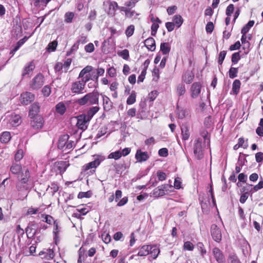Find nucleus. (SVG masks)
Listing matches in <instances>:
<instances>
[{
    "label": "nucleus",
    "instance_id": "obj_48",
    "mask_svg": "<svg viewBox=\"0 0 263 263\" xmlns=\"http://www.w3.org/2000/svg\"><path fill=\"white\" fill-rule=\"evenodd\" d=\"M240 59V55L239 52H235L232 55V62L233 64H235L238 63Z\"/></svg>",
    "mask_w": 263,
    "mask_h": 263
},
{
    "label": "nucleus",
    "instance_id": "obj_49",
    "mask_svg": "<svg viewBox=\"0 0 263 263\" xmlns=\"http://www.w3.org/2000/svg\"><path fill=\"white\" fill-rule=\"evenodd\" d=\"M134 30L135 27L134 25H131L129 26H128L125 30V34L126 36L127 37L131 36L133 34Z\"/></svg>",
    "mask_w": 263,
    "mask_h": 263
},
{
    "label": "nucleus",
    "instance_id": "obj_29",
    "mask_svg": "<svg viewBox=\"0 0 263 263\" xmlns=\"http://www.w3.org/2000/svg\"><path fill=\"white\" fill-rule=\"evenodd\" d=\"M40 111V106L39 103H34L30 107L29 109V116L31 117H35Z\"/></svg>",
    "mask_w": 263,
    "mask_h": 263
},
{
    "label": "nucleus",
    "instance_id": "obj_7",
    "mask_svg": "<svg viewBox=\"0 0 263 263\" xmlns=\"http://www.w3.org/2000/svg\"><path fill=\"white\" fill-rule=\"evenodd\" d=\"M211 234L213 239L215 241L220 242L222 238L221 230L215 224H212L211 227Z\"/></svg>",
    "mask_w": 263,
    "mask_h": 263
},
{
    "label": "nucleus",
    "instance_id": "obj_41",
    "mask_svg": "<svg viewBox=\"0 0 263 263\" xmlns=\"http://www.w3.org/2000/svg\"><path fill=\"white\" fill-rule=\"evenodd\" d=\"M122 157V153L120 151H117L111 153L108 156V159H114L118 160Z\"/></svg>",
    "mask_w": 263,
    "mask_h": 263
},
{
    "label": "nucleus",
    "instance_id": "obj_31",
    "mask_svg": "<svg viewBox=\"0 0 263 263\" xmlns=\"http://www.w3.org/2000/svg\"><path fill=\"white\" fill-rule=\"evenodd\" d=\"M66 109V106L63 102H59L55 106L56 111L61 115L65 113Z\"/></svg>",
    "mask_w": 263,
    "mask_h": 263
},
{
    "label": "nucleus",
    "instance_id": "obj_32",
    "mask_svg": "<svg viewBox=\"0 0 263 263\" xmlns=\"http://www.w3.org/2000/svg\"><path fill=\"white\" fill-rule=\"evenodd\" d=\"M11 139L10 133L9 132H4L1 136L0 140L2 143H8Z\"/></svg>",
    "mask_w": 263,
    "mask_h": 263
},
{
    "label": "nucleus",
    "instance_id": "obj_6",
    "mask_svg": "<svg viewBox=\"0 0 263 263\" xmlns=\"http://www.w3.org/2000/svg\"><path fill=\"white\" fill-rule=\"evenodd\" d=\"M8 126L9 127H16L21 123V117L19 115L12 113L7 118Z\"/></svg>",
    "mask_w": 263,
    "mask_h": 263
},
{
    "label": "nucleus",
    "instance_id": "obj_9",
    "mask_svg": "<svg viewBox=\"0 0 263 263\" xmlns=\"http://www.w3.org/2000/svg\"><path fill=\"white\" fill-rule=\"evenodd\" d=\"M77 127L83 130L87 129L88 123L90 121H87V118L84 116V114H82L78 116L77 117Z\"/></svg>",
    "mask_w": 263,
    "mask_h": 263
},
{
    "label": "nucleus",
    "instance_id": "obj_58",
    "mask_svg": "<svg viewBox=\"0 0 263 263\" xmlns=\"http://www.w3.org/2000/svg\"><path fill=\"white\" fill-rule=\"evenodd\" d=\"M57 45L58 43L55 41L49 43V44L48 45V50L51 51H54L56 49Z\"/></svg>",
    "mask_w": 263,
    "mask_h": 263
},
{
    "label": "nucleus",
    "instance_id": "obj_60",
    "mask_svg": "<svg viewBox=\"0 0 263 263\" xmlns=\"http://www.w3.org/2000/svg\"><path fill=\"white\" fill-rule=\"evenodd\" d=\"M102 238L103 241L106 243H108L111 240L110 236L109 234L105 232L102 234Z\"/></svg>",
    "mask_w": 263,
    "mask_h": 263
},
{
    "label": "nucleus",
    "instance_id": "obj_54",
    "mask_svg": "<svg viewBox=\"0 0 263 263\" xmlns=\"http://www.w3.org/2000/svg\"><path fill=\"white\" fill-rule=\"evenodd\" d=\"M51 0H34V5L35 6L46 5Z\"/></svg>",
    "mask_w": 263,
    "mask_h": 263
},
{
    "label": "nucleus",
    "instance_id": "obj_57",
    "mask_svg": "<svg viewBox=\"0 0 263 263\" xmlns=\"http://www.w3.org/2000/svg\"><path fill=\"white\" fill-rule=\"evenodd\" d=\"M42 91L44 96L48 97L51 93V88L48 85H46L44 87Z\"/></svg>",
    "mask_w": 263,
    "mask_h": 263
},
{
    "label": "nucleus",
    "instance_id": "obj_11",
    "mask_svg": "<svg viewBox=\"0 0 263 263\" xmlns=\"http://www.w3.org/2000/svg\"><path fill=\"white\" fill-rule=\"evenodd\" d=\"M103 158L101 157L97 156L93 161L86 164L85 166H84V171H86L89 169L96 168L98 166L100 165L101 162Z\"/></svg>",
    "mask_w": 263,
    "mask_h": 263
},
{
    "label": "nucleus",
    "instance_id": "obj_50",
    "mask_svg": "<svg viewBox=\"0 0 263 263\" xmlns=\"http://www.w3.org/2000/svg\"><path fill=\"white\" fill-rule=\"evenodd\" d=\"M194 245L190 241H186L184 243L183 249L185 250L193 251L194 249Z\"/></svg>",
    "mask_w": 263,
    "mask_h": 263
},
{
    "label": "nucleus",
    "instance_id": "obj_2",
    "mask_svg": "<svg viewBox=\"0 0 263 263\" xmlns=\"http://www.w3.org/2000/svg\"><path fill=\"white\" fill-rule=\"evenodd\" d=\"M205 144L202 143V139L198 138L194 141L193 146L194 154L195 157L200 160L203 158L204 156V150Z\"/></svg>",
    "mask_w": 263,
    "mask_h": 263
},
{
    "label": "nucleus",
    "instance_id": "obj_37",
    "mask_svg": "<svg viewBox=\"0 0 263 263\" xmlns=\"http://www.w3.org/2000/svg\"><path fill=\"white\" fill-rule=\"evenodd\" d=\"M186 89L185 85L183 84H179L176 87V92L179 96H181L184 94Z\"/></svg>",
    "mask_w": 263,
    "mask_h": 263
},
{
    "label": "nucleus",
    "instance_id": "obj_18",
    "mask_svg": "<svg viewBox=\"0 0 263 263\" xmlns=\"http://www.w3.org/2000/svg\"><path fill=\"white\" fill-rule=\"evenodd\" d=\"M100 108L98 106H93L89 108L84 116L87 118V121H90L93 116L99 110Z\"/></svg>",
    "mask_w": 263,
    "mask_h": 263
},
{
    "label": "nucleus",
    "instance_id": "obj_52",
    "mask_svg": "<svg viewBox=\"0 0 263 263\" xmlns=\"http://www.w3.org/2000/svg\"><path fill=\"white\" fill-rule=\"evenodd\" d=\"M72 62V60L70 58L67 59L63 64L64 71L65 72H67L69 67L70 66Z\"/></svg>",
    "mask_w": 263,
    "mask_h": 263
},
{
    "label": "nucleus",
    "instance_id": "obj_4",
    "mask_svg": "<svg viewBox=\"0 0 263 263\" xmlns=\"http://www.w3.org/2000/svg\"><path fill=\"white\" fill-rule=\"evenodd\" d=\"M85 84L81 80L73 82L71 85V92L74 94H81L84 93Z\"/></svg>",
    "mask_w": 263,
    "mask_h": 263
},
{
    "label": "nucleus",
    "instance_id": "obj_64",
    "mask_svg": "<svg viewBox=\"0 0 263 263\" xmlns=\"http://www.w3.org/2000/svg\"><path fill=\"white\" fill-rule=\"evenodd\" d=\"M255 160L257 163H261L263 161V153H257L255 154Z\"/></svg>",
    "mask_w": 263,
    "mask_h": 263
},
{
    "label": "nucleus",
    "instance_id": "obj_38",
    "mask_svg": "<svg viewBox=\"0 0 263 263\" xmlns=\"http://www.w3.org/2000/svg\"><path fill=\"white\" fill-rule=\"evenodd\" d=\"M92 68L91 66H87L85 67H84L83 69L81 70L80 71L79 75V79H80V78L82 77H84L85 75H86L89 72H90V71L92 70Z\"/></svg>",
    "mask_w": 263,
    "mask_h": 263
},
{
    "label": "nucleus",
    "instance_id": "obj_5",
    "mask_svg": "<svg viewBox=\"0 0 263 263\" xmlns=\"http://www.w3.org/2000/svg\"><path fill=\"white\" fill-rule=\"evenodd\" d=\"M44 77L40 73H38L32 80L31 83V87L33 89L40 88L44 84Z\"/></svg>",
    "mask_w": 263,
    "mask_h": 263
},
{
    "label": "nucleus",
    "instance_id": "obj_13",
    "mask_svg": "<svg viewBox=\"0 0 263 263\" xmlns=\"http://www.w3.org/2000/svg\"><path fill=\"white\" fill-rule=\"evenodd\" d=\"M201 84L200 82L194 83L191 87V97L196 98L198 97L201 91Z\"/></svg>",
    "mask_w": 263,
    "mask_h": 263
},
{
    "label": "nucleus",
    "instance_id": "obj_8",
    "mask_svg": "<svg viewBox=\"0 0 263 263\" xmlns=\"http://www.w3.org/2000/svg\"><path fill=\"white\" fill-rule=\"evenodd\" d=\"M31 118L33 119L31 121L32 127L36 130L41 129L44 123L43 118L40 116H36Z\"/></svg>",
    "mask_w": 263,
    "mask_h": 263
},
{
    "label": "nucleus",
    "instance_id": "obj_59",
    "mask_svg": "<svg viewBox=\"0 0 263 263\" xmlns=\"http://www.w3.org/2000/svg\"><path fill=\"white\" fill-rule=\"evenodd\" d=\"M91 195V193L90 191H88L86 192H81L79 193L78 195V198H88L90 197Z\"/></svg>",
    "mask_w": 263,
    "mask_h": 263
},
{
    "label": "nucleus",
    "instance_id": "obj_19",
    "mask_svg": "<svg viewBox=\"0 0 263 263\" xmlns=\"http://www.w3.org/2000/svg\"><path fill=\"white\" fill-rule=\"evenodd\" d=\"M167 185L163 184L158 186L154 190L153 194L155 196H162L165 194V191L167 189Z\"/></svg>",
    "mask_w": 263,
    "mask_h": 263
},
{
    "label": "nucleus",
    "instance_id": "obj_53",
    "mask_svg": "<svg viewBox=\"0 0 263 263\" xmlns=\"http://www.w3.org/2000/svg\"><path fill=\"white\" fill-rule=\"evenodd\" d=\"M227 54V52L224 50L221 51L219 54L218 58V63L220 65H222V63L225 59L226 55Z\"/></svg>",
    "mask_w": 263,
    "mask_h": 263
},
{
    "label": "nucleus",
    "instance_id": "obj_56",
    "mask_svg": "<svg viewBox=\"0 0 263 263\" xmlns=\"http://www.w3.org/2000/svg\"><path fill=\"white\" fill-rule=\"evenodd\" d=\"M125 13L126 16L128 18L133 17L134 16V15H139L135 11L131 10L130 9L128 10H125Z\"/></svg>",
    "mask_w": 263,
    "mask_h": 263
},
{
    "label": "nucleus",
    "instance_id": "obj_36",
    "mask_svg": "<svg viewBox=\"0 0 263 263\" xmlns=\"http://www.w3.org/2000/svg\"><path fill=\"white\" fill-rule=\"evenodd\" d=\"M254 21H250L246 25H245L241 30L242 34H246L250 29V28L254 25Z\"/></svg>",
    "mask_w": 263,
    "mask_h": 263
},
{
    "label": "nucleus",
    "instance_id": "obj_15",
    "mask_svg": "<svg viewBox=\"0 0 263 263\" xmlns=\"http://www.w3.org/2000/svg\"><path fill=\"white\" fill-rule=\"evenodd\" d=\"M135 158L138 162H142L146 161L149 158L147 152H143L141 149H138L135 155Z\"/></svg>",
    "mask_w": 263,
    "mask_h": 263
},
{
    "label": "nucleus",
    "instance_id": "obj_47",
    "mask_svg": "<svg viewBox=\"0 0 263 263\" xmlns=\"http://www.w3.org/2000/svg\"><path fill=\"white\" fill-rule=\"evenodd\" d=\"M87 35H84V34H82L80 36H79L77 39V41L76 42L78 43V44H84L87 42Z\"/></svg>",
    "mask_w": 263,
    "mask_h": 263
},
{
    "label": "nucleus",
    "instance_id": "obj_62",
    "mask_svg": "<svg viewBox=\"0 0 263 263\" xmlns=\"http://www.w3.org/2000/svg\"><path fill=\"white\" fill-rule=\"evenodd\" d=\"M214 25L212 22H208L205 27L206 31L208 33H211L214 30Z\"/></svg>",
    "mask_w": 263,
    "mask_h": 263
},
{
    "label": "nucleus",
    "instance_id": "obj_30",
    "mask_svg": "<svg viewBox=\"0 0 263 263\" xmlns=\"http://www.w3.org/2000/svg\"><path fill=\"white\" fill-rule=\"evenodd\" d=\"M160 50L163 54H168L171 50V44L168 42L162 43L160 44Z\"/></svg>",
    "mask_w": 263,
    "mask_h": 263
},
{
    "label": "nucleus",
    "instance_id": "obj_3",
    "mask_svg": "<svg viewBox=\"0 0 263 263\" xmlns=\"http://www.w3.org/2000/svg\"><path fill=\"white\" fill-rule=\"evenodd\" d=\"M24 177H22L16 184V187L19 191L27 190V182L30 177V173L28 170H27L25 173L23 174Z\"/></svg>",
    "mask_w": 263,
    "mask_h": 263
},
{
    "label": "nucleus",
    "instance_id": "obj_46",
    "mask_svg": "<svg viewBox=\"0 0 263 263\" xmlns=\"http://www.w3.org/2000/svg\"><path fill=\"white\" fill-rule=\"evenodd\" d=\"M118 54L124 60H128L129 58V51L127 49H124L121 51L118 52Z\"/></svg>",
    "mask_w": 263,
    "mask_h": 263
},
{
    "label": "nucleus",
    "instance_id": "obj_51",
    "mask_svg": "<svg viewBox=\"0 0 263 263\" xmlns=\"http://www.w3.org/2000/svg\"><path fill=\"white\" fill-rule=\"evenodd\" d=\"M23 157V151L22 149H18L14 156V159L16 162L19 161Z\"/></svg>",
    "mask_w": 263,
    "mask_h": 263
},
{
    "label": "nucleus",
    "instance_id": "obj_61",
    "mask_svg": "<svg viewBox=\"0 0 263 263\" xmlns=\"http://www.w3.org/2000/svg\"><path fill=\"white\" fill-rule=\"evenodd\" d=\"M234 10V5L233 4H230L227 8L226 9V15L228 16H230L233 13Z\"/></svg>",
    "mask_w": 263,
    "mask_h": 263
},
{
    "label": "nucleus",
    "instance_id": "obj_44",
    "mask_svg": "<svg viewBox=\"0 0 263 263\" xmlns=\"http://www.w3.org/2000/svg\"><path fill=\"white\" fill-rule=\"evenodd\" d=\"M238 68L231 67L229 71V76L231 79H234L237 76Z\"/></svg>",
    "mask_w": 263,
    "mask_h": 263
},
{
    "label": "nucleus",
    "instance_id": "obj_21",
    "mask_svg": "<svg viewBox=\"0 0 263 263\" xmlns=\"http://www.w3.org/2000/svg\"><path fill=\"white\" fill-rule=\"evenodd\" d=\"M144 45L148 50L152 51H154L156 49L155 41L152 37H149L145 40Z\"/></svg>",
    "mask_w": 263,
    "mask_h": 263
},
{
    "label": "nucleus",
    "instance_id": "obj_35",
    "mask_svg": "<svg viewBox=\"0 0 263 263\" xmlns=\"http://www.w3.org/2000/svg\"><path fill=\"white\" fill-rule=\"evenodd\" d=\"M240 81L239 80H235L232 84V90L234 94L237 95L239 90L240 87Z\"/></svg>",
    "mask_w": 263,
    "mask_h": 263
},
{
    "label": "nucleus",
    "instance_id": "obj_45",
    "mask_svg": "<svg viewBox=\"0 0 263 263\" xmlns=\"http://www.w3.org/2000/svg\"><path fill=\"white\" fill-rule=\"evenodd\" d=\"M74 13L73 12H66L65 14V22L67 23H71L72 21Z\"/></svg>",
    "mask_w": 263,
    "mask_h": 263
},
{
    "label": "nucleus",
    "instance_id": "obj_40",
    "mask_svg": "<svg viewBox=\"0 0 263 263\" xmlns=\"http://www.w3.org/2000/svg\"><path fill=\"white\" fill-rule=\"evenodd\" d=\"M136 93L135 91H132L131 94L128 97L126 103L128 105H132L136 102Z\"/></svg>",
    "mask_w": 263,
    "mask_h": 263
},
{
    "label": "nucleus",
    "instance_id": "obj_22",
    "mask_svg": "<svg viewBox=\"0 0 263 263\" xmlns=\"http://www.w3.org/2000/svg\"><path fill=\"white\" fill-rule=\"evenodd\" d=\"M149 259H156L159 253H160V250L158 248V247L156 246H151V250H149Z\"/></svg>",
    "mask_w": 263,
    "mask_h": 263
},
{
    "label": "nucleus",
    "instance_id": "obj_17",
    "mask_svg": "<svg viewBox=\"0 0 263 263\" xmlns=\"http://www.w3.org/2000/svg\"><path fill=\"white\" fill-rule=\"evenodd\" d=\"M40 256L44 255L42 257L46 260H50L54 257V252L52 250L48 249L45 251H42L39 253Z\"/></svg>",
    "mask_w": 263,
    "mask_h": 263
},
{
    "label": "nucleus",
    "instance_id": "obj_25",
    "mask_svg": "<svg viewBox=\"0 0 263 263\" xmlns=\"http://www.w3.org/2000/svg\"><path fill=\"white\" fill-rule=\"evenodd\" d=\"M181 130L182 140L184 141L188 140L190 136L189 127L186 125L183 124Z\"/></svg>",
    "mask_w": 263,
    "mask_h": 263
},
{
    "label": "nucleus",
    "instance_id": "obj_39",
    "mask_svg": "<svg viewBox=\"0 0 263 263\" xmlns=\"http://www.w3.org/2000/svg\"><path fill=\"white\" fill-rule=\"evenodd\" d=\"M177 114L179 119H183L188 114V110L186 109H179L177 108Z\"/></svg>",
    "mask_w": 263,
    "mask_h": 263
},
{
    "label": "nucleus",
    "instance_id": "obj_28",
    "mask_svg": "<svg viewBox=\"0 0 263 263\" xmlns=\"http://www.w3.org/2000/svg\"><path fill=\"white\" fill-rule=\"evenodd\" d=\"M22 168V166L20 164L17 162H13L10 170L13 174L17 175L21 172Z\"/></svg>",
    "mask_w": 263,
    "mask_h": 263
},
{
    "label": "nucleus",
    "instance_id": "obj_33",
    "mask_svg": "<svg viewBox=\"0 0 263 263\" xmlns=\"http://www.w3.org/2000/svg\"><path fill=\"white\" fill-rule=\"evenodd\" d=\"M248 156V155L244 154L242 153H240L237 163V165H239V166H241L245 165L246 163L247 162L246 157Z\"/></svg>",
    "mask_w": 263,
    "mask_h": 263
},
{
    "label": "nucleus",
    "instance_id": "obj_1",
    "mask_svg": "<svg viewBox=\"0 0 263 263\" xmlns=\"http://www.w3.org/2000/svg\"><path fill=\"white\" fill-rule=\"evenodd\" d=\"M99 94L97 91H93L87 93L83 97L78 99L76 102L80 106H91L99 104Z\"/></svg>",
    "mask_w": 263,
    "mask_h": 263
},
{
    "label": "nucleus",
    "instance_id": "obj_12",
    "mask_svg": "<svg viewBox=\"0 0 263 263\" xmlns=\"http://www.w3.org/2000/svg\"><path fill=\"white\" fill-rule=\"evenodd\" d=\"M213 255L218 263H225V258L222 251L217 247L213 249Z\"/></svg>",
    "mask_w": 263,
    "mask_h": 263
},
{
    "label": "nucleus",
    "instance_id": "obj_14",
    "mask_svg": "<svg viewBox=\"0 0 263 263\" xmlns=\"http://www.w3.org/2000/svg\"><path fill=\"white\" fill-rule=\"evenodd\" d=\"M69 163L68 161H61L56 162L54 163V168H56L60 173L62 174L66 170L69 166Z\"/></svg>",
    "mask_w": 263,
    "mask_h": 263
},
{
    "label": "nucleus",
    "instance_id": "obj_16",
    "mask_svg": "<svg viewBox=\"0 0 263 263\" xmlns=\"http://www.w3.org/2000/svg\"><path fill=\"white\" fill-rule=\"evenodd\" d=\"M109 6L108 14L110 16H114L116 14L117 9L119 8L118 3L115 1L107 2Z\"/></svg>",
    "mask_w": 263,
    "mask_h": 263
},
{
    "label": "nucleus",
    "instance_id": "obj_55",
    "mask_svg": "<svg viewBox=\"0 0 263 263\" xmlns=\"http://www.w3.org/2000/svg\"><path fill=\"white\" fill-rule=\"evenodd\" d=\"M85 51L86 52L91 53L95 50L94 45L92 43H90L85 46Z\"/></svg>",
    "mask_w": 263,
    "mask_h": 263
},
{
    "label": "nucleus",
    "instance_id": "obj_42",
    "mask_svg": "<svg viewBox=\"0 0 263 263\" xmlns=\"http://www.w3.org/2000/svg\"><path fill=\"white\" fill-rule=\"evenodd\" d=\"M173 21L174 25H176L178 27H179L183 23V18L179 15H176L173 17Z\"/></svg>",
    "mask_w": 263,
    "mask_h": 263
},
{
    "label": "nucleus",
    "instance_id": "obj_10",
    "mask_svg": "<svg viewBox=\"0 0 263 263\" xmlns=\"http://www.w3.org/2000/svg\"><path fill=\"white\" fill-rule=\"evenodd\" d=\"M34 99V95L29 92L23 93L21 96V102L24 105H28Z\"/></svg>",
    "mask_w": 263,
    "mask_h": 263
},
{
    "label": "nucleus",
    "instance_id": "obj_63",
    "mask_svg": "<svg viewBox=\"0 0 263 263\" xmlns=\"http://www.w3.org/2000/svg\"><path fill=\"white\" fill-rule=\"evenodd\" d=\"M158 154L161 157H165L168 155V149L166 148H160L158 151Z\"/></svg>",
    "mask_w": 263,
    "mask_h": 263
},
{
    "label": "nucleus",
    "instance_id": "obj_27",
    "mask_svg": "<svg viewBox=\"0 0 263 263\" xmlns=\"http://www.w3.org/2000/svg\"><path fill=\"white\" fill-rule=\"evenodd\" d=\"M35 68V66L33 64L32 62H30L24 67L23 69V71L22 73V76L25 77L27 74H29V73L32 71Z\"/></svg>",
    "mask_w": 263,
    "mask_h": 263
},
{
    "label": "nucleus",
    "instance_id": "obj_43",
    "mask_svg": "<svg viewBox=\"0 0 263 263\" xmlns=\"http://www.w3.org/2000/svg\"><path fill=\"white\" fill-rule=\"evenodd\" d=\"M262 188H263V179L261 177V179L259 181V182L257 184L254 185L253 186V187H252L251 189L250 192H251L252 193H254V192H257L258 190H260V189H261Z\"/></svg>",
    "mask_w": 263,
    "mask_h": 263
},
{
    "label": "nucleus",
    "instance_id": "obj_26",
    "mask_svg": "<svg viewBox=\"0 0 263 263\" xmlns=\"http://www.w3.org/2000/svg\"><path fill=\"white\" fill-rule=\"evenodd\" d=\"M151 250V245H144L141 247L138 253V255L140 256H145L149 254Z\"/></svg>",
    "mask_w": 263,
    "mask_h": 263
},
{
    "label": "nucleus",
    "instance_id": "obj_20",
    "mask_svg": "<svg viewBox=\"0 0 263 263\" xmlns=\"http://www.w3.org/2000/svg\"><path fill=\"white\" fill-rule=\"evenodd\" d=\"M194 78V74L192 71H187L182 76L183 81L186 84H190Z\"/></svg>",
    "mask_w": 263,
    "mask_h": 263
},
{
    "label": "nucleus",
    "instance_id": "obj_24",
    "mask_svg": "<svg viewBox=\"0 0 263 263\" xmlns=\"http://www.w3.org/2000/svg\"><path fill=\"white\" fill-rule=\"evenodd\" d=\"M69 136L67 135H63L60 137L58 144V147L59 149H63L65 151L66 148L67 141L68 139Z\"/></svg>",
    "mask_w": 263,
    "mask_h": 263
},
{
    "label": "nucleus",
    "instance_id": "obj_34",
    "mask_svg": "<svg viewBox=\"0 0 263 263\" xmlns=\"http://www.w3.org/2000/svg\"><path fill=\"white\" fill-rule=\"evenodd\" d=\"M227 261L228 263H241L238 256L234 253L229 254Z\"/></svg>",
    "mask_w": 263,
    "mask_h": 263
},
{
    "label": "nucleus",
    "instance_id": "obj_23",
    "mask_svg": "<svg viewBox=\"0 0 263 263\" xmlns=\"http://www.w3.org/2000/svg\"><path fill=\"white\" fill-rule=\"evenodd\" d=\"M103 107L105 111H109L112 108V103L110 101V99L105 96H103Z\"/></svg>",
    "mask_w": 263,
    "mask_h": 263
}]
</instances>
